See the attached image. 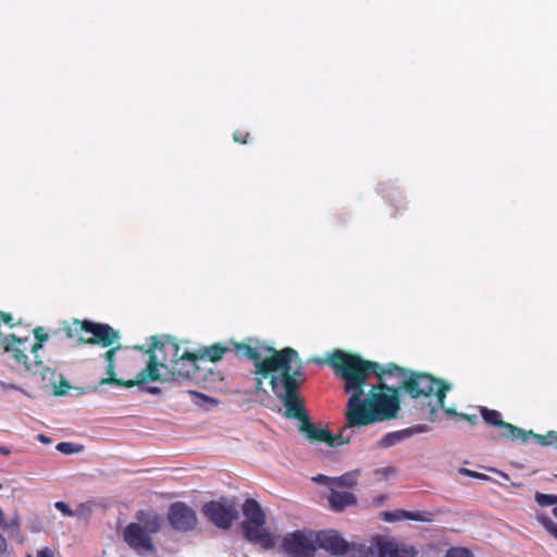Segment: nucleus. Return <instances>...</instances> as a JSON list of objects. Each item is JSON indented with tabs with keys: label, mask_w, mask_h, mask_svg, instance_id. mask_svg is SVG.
<instances>
[{
	"label": "nucleus",
	"mask_w": 557,
	"mask_h": 557,
	"mask_svg": "<svg viewBox=\"0 0 557 557\" xmlns=\"http://www.w3.org/2000/svg\"><path fill=\"white\" fill-rule=\"evenodd\" d=\"M335 373L345 381V392L350 395L346 411V429L362 428L379 422L396 419L400 411V399L397 388L382 383L371 385L366 396L364 386L370 374L376 376L383 370L373 361L342 350H335L329 358Z\"/></svg>",
	"instance_id": "f257e3e1"
},
{
	"label": "nucleus",
	"mask_w": 557,
	"mask_h": 557,
	"mask_svg": "<svg viewBox=\"0 0 557 557\" xmlns=\"http://www.w3.org/2000/svg\"><path fill=\"white\" fill-rule=\"evenodd\" d=\"M121 348L120 345L109 349L104 354L107 361L106 373L108 377L99 382V386L111 384L115 386L134 387L138 386L143 392L157 395L160 388L147 386L149 381L178 382L181 380H199L201 366L197 364L195 354L182 350L174 338L153 337V343L149 350V360L145 369L136 376V380L124 381L115 377V355Z\"/></svg>",
	"instance_id": "f03ea898"
},
{
	"label": "nucleus",
	"mask_w": 557,
	"mask_h": 557,
	"mask_svg": "<svg viewBox=\"0 0 557 557\" xmlns=\"http://www.w3.org/2000/svg\"><path fill=\"white\" fill-rule=\"evenodd\" d=\"M280 360L273 363L277 369L285 370L280 376L273 377L272 392L285 407V416L300 421L299 431L310 442H324L334 446L337 437L326 429L318 428L312 423L305 410L304 399L299 388L306 381L302 362L296 350H285Z\"/></svg>",
	"instance_id": "7ed1b4c3"
},
{
	"label": "nucleus",
	"mask_w": 557,
	"mask_h": 557,
	"mask_svg": "<svg viewBox=\"0 0 557 557\" xmlns=\"http://www.w3.org/2000/svg\"><path fill=\"white\" fill-rule=\"evenodd\" d=\"M317 549H323L337 557H417L412 545L398 543L394 539L377 535L369 544H350L339 532L323 530L314 532Z\"/></svg>",
	"instance_id": "20e7f679"
},
{
	"label": "nucleus",
	"mask_w": 557,
	"mask_h": 557,
	"mask_svg": "<svg viewBox=\"0 0 557 557\" xmlns=\"http://www.w3.org/2000/svg\"><path fill=\"white\" fill-rule=\"evenodd\" d=\"M384 375H399L401 387L406 393L428 406L429 421H436L438 411L444 409L446 394L451 388L449 384L425 373L412 372L407 375L403 368L394 363H389L382 370L377 377L383 379Z\"/></svg>",
	"instance_id": "39448f33"
},
{
	"label": "nucleus",
	"mask_w": 557,
	"mask_h": 557,
	"mask_svg": "<svg viewBox=\"0 0 557 557\" xmlns=\"http://www.w3.org/2000/svg\"><path fill=\"white\" fill-rule=\"evenodd\" d=\"M28 348V337H16L12 334L3 338L4 351L11 354L17 363L23 364L25 369L33 375H40L46 387H53L54 395H65L70 388V384L64 380L63 376L59 375L58 377L60 379L61 385L58 386L55 380L57 373L50 368L46 367L41 360H36L33 363H28V356L26 355Z\"/></svg>",
	"instance_id": "423d86ee"
},
{
	"label": "nucleus",
	"mask_w": 557,
	"mask_h": 557,
	"mask_svg": "<svg viewBox=\"0 0 557 557\" xmlns=\"http://www.w3.org/2000/svg\"><path fill=\"white\" fill-rule=\"evenodd\" d=\"M64 332L69 339H73L77 345L90 344L109 347L119 342V332L110 325L96 323L88 320H74L72 323L64 325Z\"/></svg>",
	"instance_id": "0eeeda50"
},
{
	"label": "nucleus",
	"mask_w": 557,
	"mask_h": 557,
	"mask_svg": "<svg viewBox=\"0 0 557 557\" xmlns=\"http://www.w3.org/2000/svg\"><path fill=\"white\" fill-rule=\"evenodd\" d=\"M236 349L238 355L255 361L256 374L260 376L257 379V389L261 388V379L270 377V384L272 385L273 377L284 373L285 370L277 369L273 363L283 358L285 350H295L290 347L275 350L270 347H252L246 344L238 345Z\"/></svg>",
	"instance_id": "6e6552de"
},
{
	"label": "nucleus",
	"mask_w": 557,
	"mask_h": 557,
	"mask_svg": "<svg viewBox=\"0 0 557 557\" xmlns=\"http://www.w3.org/2000/svg\"><path fill=\"white\" fill-rule=\"evenodd\" d=\"M281 548L287 557H314V532L302 529L286 533L281 539Z\"/></svg>",
	"instance_id": "1a4fd4ad"
},
{
	"label": "nucleus",
	"mask_w": 557,
	"mask_h": 557,
	"mask_svg": "<svg viewBox=\"0 0 557 557\" xmlns=\"http://www.w3.org/2000/svg\"><path fill=\"white\" fill-rule=\"evenodd\" d=\"M201 511L212 524L221 530L230 529L239 516L236 503L226 497L203 504Z\"/></svg>",
	"instance_id": "9d476101"
},
{
	"label": "nucleus",
	"mask_w": 557,
	"mask_h": 557,
	"mask_svg": "<svg viewBox=\"0 0 557 557\" xmlns=\"http://www.w3.org/2000/svg\"><path fill=\"white\" fill-rule=\"evenodd\" d=\"M168 521L175 531L183 533L191 532L198 525L196 511L183 502H175L170 505Z\"/></svg>",
	"instance_id": "9b49d317"
},
{
	"label": "nucleus",
	"mask_w": 557,
	"mask_h": 557,
	"mask_svg": "<svg viewBox=\"0 0 557 557\" xmlns=\"http://www.w3.org/2000/svg\"><path fill=\"white\" fill-rule=\"evenodd\" d=\"M482 419L485 423L496 426L500 430V436L505 440L527 442L532 435V431H524L518 426H515L508 422L502 420L499 411L488 409L486 407H480Z\"/></svg>",
	"instance_id": "f8f14e48"
},
{
	"label": "nucleus",
	"mask_w": 557,
	"mask_h": 557,
	"mask_svg": "<svg viewBox=\"0 0 557 557\" xmlns=\"http://www.w3.org/2000/svg\"><path fill=\"white\" fill-rule=\"evenodd\" d=\"M123 535L128 546L137 552H149L153 549L149 533L138 523H129L125 528Z\"/></svg>",
	"instance_id": "ddd939ff"
},
{
	"label": "nucleus",
	"mask_w": 557,
	"mask_h": 557,
	"mask_svg": "<svg viewBox=\"0 0 557 557\" xmlns=\"http://www.w3.org/2000/svg\"><path fill=\"white\" fill-rule=\"evenodd\" d=\"M242 531L247 541L259 544L263 549L275 547V539L264 528V524H242Z\"/></svg>",
	"instance_id": "4468645a"
},
{
	"label": "nucleus",
	"mask_w": 557,
	"mask_h": 557,
	"mask_svg": "<svg viewBox=\"0 0 557 557\" xmlns=\"http://www.w3.org/2000/svg\"><path fill=\"white\" fill-rule=\"evenodd\" d=\"M428 431L426 425H417L412 428H408L405 430L396 431V432H389L385 434L380 441L379 446L383 448H388L397 443L410 437L413 434L423 433Z\"/></svg>",
	"instance_id": "2eb2a0df"
},
{
	"label": "nucleus",
	"mask_w": 557,
	"mask_h": 557,
	"mask_svg": "<svg viewBox=\"0 0 557 557\" xmlns=\"http://www.w3.org/2000/svg\"><path fill=\"white\" fill-rule=\"evenodd\" d=\"M243 513L245 519L242 524H265V515L255 499H246L243 505Z\"/></svg>",
	"instance_id": "dca6fc26"
},
{
	"label": "nucleus",
	"mask_w": 557,
	"mask_h": 557,
	"mask_svg": "<svg viewBox=\"0 0 557 557\" xmlns=\"http://www.w3.org/2000/svg\"><path fill=\"white\" fill-rule=\"evenodd\" d=\"M329 502L334 510H343L348 506L355 505L357 499L350 492H338L332 490Z\"/></svg>",
	"instance_id": "f3484780"
},
{
	"label": "nucleus",
	"mask_w": 557,
	"mask_h": 557,
	"mask_svg": "<svg viewBox=\"0 0 557 557\" xmlns=\"http://www.w3.org/2000/svg\"><path fill=\"white\" fill-rule=\"evenodd\" d=\"M227 350L228 349L225 346L220 344H214L210 347L199 349L198 354H195L197 357V364H199V362H206V359L212 362L219 361Z\"/></svg>",
	"instance_id": "a211bd4d"
},
{
	"label": "nucleus",
	"mask_w": 557,
	"mask_h": 557,
	"mask_svg": "<svg viewBox=\"0 0 557 557\" xmlns=\"http://www.w3.org/2000/svg\"><path fill=\"white\" fill-rule=\"evenodd\" d=\"M21 517L17 512L14 513L10 521L5 520L4 512L0 508V528L3 531H10L11 535L18 539L21 543L24 542V537L21 534Z\"/></svg>",
	"instance_id": "6ab92c4d"
},
{
	"label": "nucleus",
	"mask_w": 557,
	"mask_h": 557,
	"mask_svg": "<svg viewBox=\"0 0 557 557\" xmlns=\"http://www.w3.org/2000/svg\"><path fill=\"white\" fill-rule=\"evenodd\" d=\"M137 519L146 525L148 533L157 532L160 529L161 520L157 515L139 511Z\"/></svg>",
	"instance_id": "aec40b11"
},
{
	"label": "nucleus",
	"mask_w": 557,
	"mask_h": 557,
	"mask_svg": "<svg viewBox=\"0 0 557 557\" xmlns=\"http://www.w3.org/2000/svg\"><path fill=\"white\" fill-rule=\"evenodd\" d=\"M359 476L358 471L346 472L341 476L333 478L332 482L337 486L352 487L357 484Z\"/></svg>",
	"instance_id": "412c9836"
},
{
	"label": "nucleus",
	"mask_w": 557,
	"mask_h": 557,
	"mask_svg": "<svg viewBox=\"0 0 557 557\" xmlns=\"http://www.w3.org/2000/svg\"><path fill=\"white\" fill-rule=\"evenodd\" d=\"M189 394L191 395L194 403L202 407L205 409H210L211 407H215L218 405V400L209 397L202 393L190 391Z\"/></svg>",
	"instance_id": "4be33fe9"
},
{
	"label": "nucleus",
	"mask_w": 557,
	"mask_h": 557,
	"mask_svg": "<svg viewBox=\"0 0 557 557\" xmlns=\"http://www.w3.org/2000/svg\"><path fill=\"white\" fill-rule=\"evenodd\" d=\"M57 450L64 455H73L83 450V445L75 444L72 442H61L57 445Z\"/></svg>",
	"instance_id": "5701e85b"
},
{
	"label": "nucleus",
	"mask_w": 557,
	"mask_h": 557,
	"mask_svg": "<svg viewBox=\"0 0 557 557\" xmlns=\"http://www.w3.org/2000/svg\"><path fill=\"white\" fill-rule=\"evenodd\" d=\"M54 508L58 509L63 516L74 517L76 515L82 513L83 509L85 508V505L82 504L79 506V510L75 511L66 503L59 500L54 503Z\"/></svg>",
	"instance_id": "b1692460"
},
{
	"label": "nucleus",
	"mask_w": 557,
	"mask_h": 557,
	"mask_svg": "<svg viewBox=\"0 0 557 557\" xmlns=\"http://www.w3.org/2000/svg\"><path fill=\"white\" fill-rule=\"evenodd\" d=\"M535 500L542 507L554 506L557 505V495L543 494L537 492L535 494Z\"/></svg>",
	"instance_id": "393cba45"
},
{
	"label": "nucleus",
	"mask_w": 557,
	"mask_h": 557,
	"mask_svg": "<svg viewBox=\"0 0 557 557\" xmlns=\"http://www.w3.org/2000/svg\"><path fill=\"white\" fill-rule=\"evenodd\" d=\"M530 437H535L537 443L541 445H550L557 441V432L549 431L545 435H539L532 432Z\"/></svg>",
	"instance_id": "a878e982"
},
{
	"label": "nucleus",
	"mask_w": 557,
	"mask_h": 557,
	"mask_svg": "<svg viewBox=\"0 0 557 557\" xmlns=\"http://www.w3.org/2000/svg\"><path fill=\"white\" fill-rule=\"evenodd\" d=\"M384 520L387 522H394L407 519V510L398 509L394 511H385L384 513Z\"/></svg>",
	"instance_id": "bb28decb"
},
{
	"label": "nucleus",
	"mask_w": 557,
	"mask_h": 557,
	"mask_svg": "<svg viewBox=\"0 0 557 557\" xmlns=\"http://www.w3.org/2000/svg\"><path fill=\"white\" fill-rule=\"evenodd\" d=\"M445 557H473V555L468 548L451 547L446 552Z\"/></svg>",
	"instance_id": "cd10ccee"
},
{
	"label": "nucleus",
	"mask_w": 557,
	"mask_h": 557,
	"mask_svg": "<svg viewBox=\"0 0 557 557\" xmlns=\"http://www.w3.org/2000/svg\"><path fill=\"white\" fill-rule=\"evenodd\" d=\"M407 519L413 521L430 522L431 515L425 511H407Z\"/></svg>",
	"instance_id": "c85d7f7f"
},
{
	"label": "nucleus",
	"mask_w": 557,
	"mask_h": 557,
	"mask_svg": "<svg viewBox=\"0 0 557 557\" xmlns=\"http://www.w3.org/2000/svg\"><path fill=\"white\" fill-rule=\"evenodd\" d=\"M541 522L546 531L557 540V523L550 518H542Z\"/></svg>",
	"instance_id": "c756f323"
},
{
	"label": "nucleus",
	"mask_w": 557,
	"mask_h": 557,
	"mask_svg": "<svg viewBox=\"0 0 557 557\" xmlns=\"http://www.w3.org/2000/svg\"><path fill=\"white\" fill-rule=\"evenodd\" d=\"M459 472L461 474L468 475L470 478H474V479H479V480H483V481L488 480V476L486 474L480 473V472H476V471H473V470H469V469H466V468H461L459 470Z\"/></svg>",
	"instance_id": "7c9ffc66"
},
{
	"label": "nucleus",
	"mask_w": 557,
	"mask_h": 557,
	"mask_svg": "<svg viewBox=\"0 0 557 557\" xmlns=\"http://www.w3.org/2000/svg\"><path fill=\"white\" fill-rule=\"evenodd\" d=\"M34 336L37 339V342H47L49 339L48 333L45 331L44 327L38 326L34 330Z\"/></svg>",
	"instance_id": "2f4dec72"
},
{
	"label": "nucleus",
	"mask_w": 557,
	"mask_h": 557,
	"mask_svg": "<svg viewBox=\"0 0 557 557\" xmlns=\"http://www.w3.org/2000/svg\"><path fill=\"white\" fill-rule=\"evenodd\" d=\"M42 345H44L42 342H36L35 344L29 345L28 349H30V352L34 355L35 361L40 360L39 356H38V351L42 348Z\"/></svg>",
	"instance_id": "473e14b6"
},
{
	"label": "nucleus",
	"mask_w": 557,
	"mask_h": 557,
	"mask_svg": "<svg viewBox=\"0 0 557 557\" xmlns=\"http://www.w3.org/2000/svg\"><path fill=\"white\" fill-rule=\"evenodd\" d=\"M458 417L467 422H469L471 425H475L479 421V418L476 414H467V413H459Z\"/></svg>",
	"instance_id": "72a5a7b5"
},
{
	"label": "nucleus",
	"mask_w": 557,
	"mask_h": 557,
	"mask_svg": "<svg viewBox=\"0 0 557 557\" xmlns=\"http://www.w3.org/2000/svg\"><path fill=\"white\" fill-rule=\"evenodd\" d=\"M8 554V542L7 539L0 532V557Z\"/></svg>",
	"instance_id": "f704fd0d"
},
{
	"label": "nucleus",
	"mask_w": 557,
	"mask_h": 557,
	"mask_svg": "<svg viewBox=\"0 0 557 557\" xmlns=\"http://www.w3.org/2000/svg\"><path fill=\"white\" fill-rule=\"evenodd\" d=\"M37 557H54V552L46 547L37 552Z\"/></svg>",
	"instance_id": "c9c22d12"
},
{
	"label": "nucleus",
	"mask_w": 557,
	"mask_h": 557,
	"mask_svg": "<svg viewBox=\"0 0 557 557\" xmlns=\"http://www.w3.org/2000/svg\"><path fill=\"white\" fill-rule=\"evenodd\" d=\"M0 385L3 389L22 391L18 386H16L14 384H8L4 382H1Z\"/></svg>",
	"instance_id": "e433bc0d"
},
{
	"label": "nucleus",
	"mask_w": 557,
	"mask_h": 557,
	"mask_svg": "<svg viewBox=\"0 0 557 557\" xmlns=\"http://www.w3.org/2000/svg\"><path fill=\"white\" fill-rule=\"evenodd\" d=\"M0 320L7 324H10L12 322V317L9 313L0 312Z\"/></svg>",
	"instance_id": "4c0bfd02"
},
{
	"label": "nucleus",
	"mask_w": 557,
	"mask_h": 557,
	"mask_svg": "<svg viewBox=\"0 0 557 557\" xmlns=\"http://www.w3.org/2000/svg\"><path fill=\"white\" fill-rule=\"evenodd\" d=\"M37 440L40 443H44V444H50L51 443V440L49 437H47L46 435H44V434H38L37 435Z\"/></svg>",
	"instance_id": "58836bf2"
},
{
	"label": "nucleus",
	"mask_w": 557,
	"mask_h": 557,
	"mask_svg": "<svg viewBox=\"0 0 557 557\" xmlns=\"http://www.w3.org/2000/svg\"><path fill=\"white\" fill-rule=\"evenodd\" d=\"M332 479H333V478H329V476H326V475H322V474H320L315 480H317L318 482H327V481H331V482H332Z\"/></svg>",
	"instance_id": "ea45409f"
},
{
	"label": "nucleus",
	"mask_w": 557,
	"mask_h": 557,
	"mask_svg": "<svg viewBox=\"0 0 557 557\" xmlns=\"http://www.w3.org/2000/svg\"><path fill=\"white\" fill-rule=\"evenodd\" d=\"M0 454L8 456L11 454V450L5 446H0Z\"/></svg>",
	"instance_id": "a19ab883"
},
{
	"label": "nucleus",
	"mask_w": 557,
	"mask_h": 557,
	"mask_svg": "<svg viewBox=\"0 0 557 557\" xmlns=\"http://www.w3.org/2000/svg\"><path fill=\"white\" fill-rule=\"evenodd\" d=\"M445 412L449 416H458L459 414L454 409H449V408L445 409Z\"/></svg>",
	"instance_id": "79ce46f5"
},
{
	"label": "nucleus",
	"mask_w": 557,
	"mask_h": 557,
	"mask_svg": "<svg viewBox=\"0 0 557 557\" xmlns=\"http://www.w3.org/2000/svg\"><path fill=\"white\" fill-rule=\"evenodd\" d=\"M494 471H495V472H497L502 478H504V479H506V480H508V479H509V476H508V474H507V473H505V472H503V471H498V470H494Z\"/></svg>",
	"instance_id": "37998d69"
},
{
	"label": "nucleus",
	"mask_w": 557,
	"mask_h": 557,
	"mask_svg": "<svg viewBox=\"0 0 557 557\" xmlns=\"http://www.w3.org/2000/svg\"><path fill=\"white\" fill-rule=\"evenodd\" d=\"M553 513H554V516L557 518V506H556V507H554V509H553Z\"/></svg>",
	"instance_id": "c03bdc74"
},
{
	"label": "nucleus",
	"mask_w": 557,
	"mask_h": 557,
	"mask_svg": "<svg viewBox=\"0 0 557 557\" xmlns=\"http://www.w3.org/2000/svg\"><path fill=\"white\" fill-rule=\"evenodd\" d=\"M2 488V484L0 483V490Z\"/></svg>",
	"instance_id": "a18cd8bd"
},
{
	"label": "nucleus",
	"mask_w": 557,
	"mask_h": 557,
	"mask_svg": "<svg viewBox=\"0 0 557 557\" xmlns=\"http://www.w3.org/2000/svg\"><path fill=\"white\" fill-rule=\"evenodd\" d=\"M27 557H33V556L28 555Z\"/></svg>",
	"instance_id": "49530a36"
}]
</instances>
